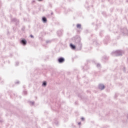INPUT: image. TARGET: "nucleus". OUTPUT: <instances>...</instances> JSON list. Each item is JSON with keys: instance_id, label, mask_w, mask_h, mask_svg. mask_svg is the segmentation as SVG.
<instances>
[{"instance_id": "20e7f679", "label": "nucleus", "mask_w": 128, "mask_h": 128, "mask_svg": "<svg viewBox=\"0 0 128 128\" xmlns=\"http://www.w3.org/2000/svg\"><path fill=\"white\" fill-rule=\"evenodd\" d=\"M99 88H100V90H104V86L102 85V84L100 85V86H99Z\"/></svg>"}, {"instance_id": "7ed1b4c3", "label": "nucleus", "mask_w": 128, "mask_h": 128, "mask_svg": "<svg viewBox=\"0 0 128 128\" xmlns=\"http://www.w3.org/2000/svg\"><path fill=\"white\" fill-rule=\"evenodd\" d=\"M70 46L72 50H76V46L72 44H70Z\"/></svg>"}, {"instance_id": "423d86ee", "label": "nucleus", "mask_w": 128, "mask_h": 128, "mask_svg": "<svg viewBox=\"0 0 128 128\" xmlns=\"http://www.w3.org/2000/svg\"><path fill=\"white\" fill-rule=\"evenodd\" d=\"M76 26L78 28H80L82 25L80 24H77Z\"/></svg>"}, {"instance_id": "0eeeda50", "label": "nucleus", "mask_w": 128, "mask_h": 128, "mask_svg": "<svg viewBox=\"0 0 128 128\" xmlns=\"http://www.w3.org/2000/svg\"><path fill=\"white\" fill-rule=\"evenodd\" d=\"M44 86H46V82H43V84H42Z\"/></svg>"}, {"instance_id": "f03ea898", "label": "nucleus", "mask_w": 128, "mask_h": 128, "mask_svg": "<svg viewBox=\"0 0 128 128\" xmlns=\"http://www.w3.org/2000/svg\"><path fill=\"white\" fill-rule=\"evenodd\" d=\"M21 44H22L24 46H26V40H21Z\"/></svg>"}, {"instance_id": "39448f33", "label": "nucleus", "mask_w": 128, "mask_h": 128, "mask_svg": "<svg viewBox=\"0 0 128 128\" xmlns=\"http://www.w3.org/2000/svg\"><path fill=\"white\" fill-rule=\"evenodd\" d=\"M42 20H43L44 22H47L46 18V17H44L42 18Z\"/></svg>"}, {"instance_id": "f257e3e1", "label": "nucleus", "mask_w": 128, "mask_h": 128, "mask_svg": "<svg viewBox=\"0 0 128 128\" xmlns=\"http://www.w3.org/2000/svg\"><path fill=\"white\" fill-rule=\"evenodd\" d=\"M58 62L62 64V62H64V58H60L58 60Z\"/></svg>"}, {"instance_id": "1a4fd4ad", "label": "nucleus", "mask_w": 128, "mask_h": 128, "mask_svg": "<svg viewBox=\"0 0 128 128\" xmlns=\"http://www.w3.org/2000/svg\"><path fill=\"white\" fill-rule=\"evenodd\" d=\"M39 0L40 2H42V0Z\"/></svg>"}, {"instance_id": "6e6552de", "label": "nucleus", "mask_w": 128, "mask_h": 128, "mask_svg": "<svg viewBox=\"0 0 128 128\" xmlns=\"http://www.w3.org/2000/svg\"><path fill=\"white\" fill-rule=\"evenodd\" d=\"M30 37L31 38H34V36H32V35H30Z\"/></svg>"}]
</instances>
